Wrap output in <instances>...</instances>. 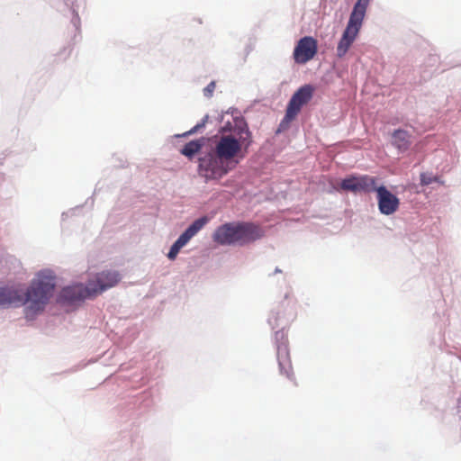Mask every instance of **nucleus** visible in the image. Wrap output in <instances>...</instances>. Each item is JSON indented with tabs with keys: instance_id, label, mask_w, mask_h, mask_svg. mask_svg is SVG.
Segmentation results:
<instances>
[{
	"instance_id": "nucleus-1",
	"label": "nucleus",
	"mask_w": 461,
	"mask_h": 461,
	"mask_svg": "<svg viewBox=\"0 0 461 461\" xmlns=\"http://www.w3.org/2000/svg\"><path fill=\"white\" fill-rule=\"evenodd\" d=\"M55 279L52 271L42 270L37 273L26 291L14 285L0 287V307L26 305L25 317L32 320L44 310L52 296L56 285Z\"/></svg>"
},
{
	"instance_id": "nucleus-2",
	"label": "nucleus",
	"mask_w": 461,
	"mask_h": 461,
	"mask_svg": "<svg viewBox=\"0 0 461 461\" xmlns=\"http://www.w3.org/2000/svg\"><path fill=\"white\" fill-rule=\"evenodd\" d=\"M263 235L262 230L252 223H226L218 227L212 240L220 245H243Z\"/></svg>"
},
{
	"instance_id": "nucleus-3",
	"label": "nucleus",
	"mask_w": 461,
	"mask_h": 461,
	"mask_svg": "<svg viewBox=\"0 0 461 461\" xmlns=\"http://www.w3.org/2000/svg\"><path fill=\"white\" fill-rule=\"evenodd\" d=\"M251 144V133L246 123L238 126V132L223 134L216 141L212 151L230 165L241 152L242 145L248 148Z\"/></svg>"
},
{
	"instance_id": "nucleus-4",
	"label": "nucleus",
	"mask_w": 461,
	"mask_h": 461,
	"mask_svg": "<svg viewBox=\"0 0 461 461\" xmlns=\"http://www.w3.org/2000/svg\"><path fill=\"white\" fill-rule=\"evenodd\" d=\"M231 168L232 167H230L213 151L199 158L198 173L206 181L218 180L228 174Z\"/></svg>"
},
{
	"instance_id": "nucleus-5",
	"label": "nucleus",
	"mask_w": 461,
	"mask_h": 461,
	"mask_svg": "<svg viewBox=\"0 0 461 461\" xmlns=\"http://www.w3.org/2000/svg\"><path fill=\"white\" fill-rule=\"evenodd\" d=\"M120 280L121 276L117 271L108 270L96 274L88 280V299L95 298L107 289L115 286Z\"/></svg>"
},
{
	"instance_id": "nucleus-6",
	"label": "nucleus",
	"mask_w": 461,
	"mask_h": 461,
	"mask_svg": "<svg viewBox=\"0 0 461 461\" xmlns=\"http://www.w3.org/2000/svg\"><path fill=\"white\" fill-rule=\"evenodd\" d=\"M314 88L311 85L300 87L290 99L284 120L287 122L295 119L302 107L312 98Z\"/></svg>"
},
{
	"instance_id": "nucleus-7",
	"label": "nucleus",
	"mask_w": 461,
	"mask_h": 461,
	"mask_svg": "<svg viewBox=\"0 0 461 461\" xmlns=\"http://www.w3.org/2000/svg\"><path fill=\"white\" fill-rule=\"evenodd\" d=\"M208 221L209 219L206 216L196 219L171 246L170 250L167 254V258L170 260H174L176 258L179 250L184 246H185L188 243V241L207 224Z\"/></svg>"
},
{
	"instance_id": "nucleus-8",
	"label": "nucleus",
	"mask_w": 461,
	"mask_h": 461,
	"mask_svg": "<svg viewBox=\"0 0 461 461\" xmlns=\"http://www.w3.org/2000/svg\"><path fill=\"white\" fill-rule=\"evenodd\" d=\"M317 51V41L311 36H305L298 41L294 47L293 57L295 63L305 64L314 58Z\"/></svg>"
},
{
	"instance_id": "nucleus-9",
	"label": "nucleus",
	"mask_w": 461,
	"mask_h": 461,
	"mask_svg": "<svg viewBox=\"0 0 461 461\" xmlns=\"http://www.w3.org/2000/svg\"><path fill=\"white\" fill-rule=\"evenodd\" d=\"M361 21L349 17L347 27L342 34L340 41L337 46V56L342 58L346 55L348 49L357 38L362 26Z\"/></svg>"
},
{
	"instance_id": "nucleus-10",
	"label": "nucleus",
	"mask_w": 461,
	"mask_h": 461,
	"mask_svg": "<svg viewBox=\"0 0 461 461\" xmlns=\"http://www.w3.org/2000/svg\"><path fill=\"white\" fill-rule=\"evenodd\" d=\"M378 208L383 214L390 215L399 208V199L389 192L386 187L379 186L376 189Z\"/></svg>"
},
{
	"instance_id": "nucleus-11",
	"label": "nucleus",
	"mask_w": 461,
	"mask_h": 461,
	"mask_svg": "<svg viewBox=\"0 0 461 461\" xmlns=\"http://www.w3.org/2000/svg\"><path fill=\"white\" fill-rule=\"evenodd\" d=\"M277 360L279 365L280 373L286 375L287 378L293 379L294 373L292 363L289 356V351L285 346L279 347L277 349Z\"/></svg>"
},
{
	"instance_id": "nucleus-12",
	"label": "nucleus",
	"mask_w": 461,
	"mask_h": 461,
	"mask_svg": "<svg viewBox=\"0 0 461 461\" xmlns=\"http://www.w3.org/2000/svg\"><path fill=\"white\" fill-rule=\"evenodd\" d=\"M392 144L399 151H406L411 144V135L405 130H395L392 134Z\"/></svg>"
},
{
	"instance_id": "nucleus-13",
	"label": "nucleus",
	"mask_w": 461,
	"mask_h": 461,
	"mask_svg": "<svg viewBox=\"0 0 461 461\" xmlns=\"http://www.w3.org/2000/svg\"><path fill=\"white\" fill-rule=\"evenodd\" d=\"M86 288L82 285L67 286L60 293V299L69 303L81 300L84 297Z\"/></svg>"
},
{
	"instance_id": "nucleus-14",
	"label": "nucleus",
	"mask_w": 461,
	"mask_h": 461,
	"mask_svg": "<svg viewBox=\"0 0 461 461\" xmlns=\"http://www.w3.org/2000/svg\"><path fill=\"white\" fill-rule=\"evenodd\" d=\"M377 188L375 177L367 175L358 176V193H371Z\"/></svg>"
},
{
	"instance_id": "nucleus-15",
	"label": "nucleus",
	"mask_w": 461,
	"mask_h": 461,
	"mask_svg": "<svg viewBox=\"0 0 461 461\" xmlns=\"http://www.w3.org/2000/svg\"><path fill=\"white\" fill-rule=\"evenodd\" d=\"M203 144H204L203 138H202L200 140L189 141L181 149V154L187 157L189 159H192L193 157L200 151V149H202Z\"/></svg>"
},
{
	"instance_id": "nucleus-16",
	"label": "nucleus",
	"mask_w": 461,
	"mask_h": 461,
	"mask_svg": "<svg viewBox=\"0 0 461 461\" xmlns=\"http://www.w3.org/2000/svg\"><path fill=\"white\" fill-rule=\"evenodd\" d=\"M370 0H357L349 17L363 22Z\"/></svg>"
},
{
	"instance_id": "nucleus-17",
	"label": "nucleus",
	"mask_w": 461,
	"mask_h": 461,
	"mask_svg": "<svg viewBox=\"0 0 461 461\" xmlns=\"http://www.w3.org/2000/svg\"><path fill=\"white\" fill-rule=\"evenodd\" d=\"M340 187L345 191L358 193V176H351L343 179Z\"/></svg>"
},
{
	"instance_id": "nucleus-18",
	"label": "nucleus",
	"mask_w": 461,
	"mask_h": 461,
	"mask_svg": "<svg viewBox=\"0 0 461 461\" xmlns=\"http://www.w3.org/2000/svg\"><path fill=\"white\" fill-rule=\"evenodd\" d=\"M434 182L440 183L443 185V181H440L439 177L433 176L432 174L421 173L420 174V185H429Z\"/></svg>"
},
{
	"instance_id": "nucleus-19",
	"label": "nucleus",
	"mask_w": 461,
	"mask_h": 461,
	"mask_svg": "<svg viewBox=\"0 0 461 461\" xmlns=\"http://www.w3.org/2000/svg\"><path fill=\"white\" fill-rule=\"evenodd\" d=\"M215 87H216V84L214 81H212L211 83L208 84V86L206 87H204L203 89V95L206 96V97H211L212 96V94L215 90Z\"/></svg>"
},
{
	"instance_id": "nucleus-20",
	"label": "nucleus",
	"mask_w": 461,
	"mask_h": 461,
	"mask_svg": "<svg viewBox=\"0 0 461 461\" xmlns=\"http://www.w3.org/2000/svg\"><path fill=\"white\" fill-rule=\"evenodd\" d=\"M204 126V122L196 124L194 127H193L190 131H188L185 135H191L195 133L200 128Z\"/></svg>"
}]
</instances>
